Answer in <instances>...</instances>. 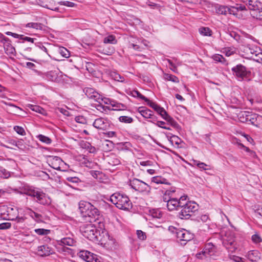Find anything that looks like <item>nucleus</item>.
<instances>
[{
    "label": "nucleus",
    "instance_id": "obj_17",
    "mask_svg": "<svg viewBox=\"0 0 262 262\" xmlns=\"http://www.w3.org/2000/svg\"><path fill=\"white\" fill-rule=\"evenodd\" d=\"M216 13L219 15L234 14L233 10L227 6L216 4L214 6Z\"/></svg>",
    "mask_w": 262,
    "mask_h": 262
},
{
    "label": "nucleus",
    "instance_id": "obj_29",
    "mask_svg": "<svg viewBox=\"0 0 262 262\" xmlns=\"http://www.w3.org/2000/svg\"><path fill=\"white\" fill-rule=\"evenodd\" d=\"M251 113L248 112H242L238 115V119L241 122H248L249 117Z\"/></svg>",
    "mask_w": 262,
    "mask_h": 262
},
{
    "label": "nucleus",
    "instance_id": "obj_58",
    "mask_svg": "<svg viewBox=\"0 0 262 262\" xmlns=\"http://www.w3.org/2000/svg\"><path fill=\"white\" fill-rule=\"evenodd\" d=\"M246 50L247 54L249 53L251 55H255V56H257V51L251 47H247Z\"/></svg>",
    "mask_w": 262,
    "mask_h": 262
},
{
    "label": "nucleus",
    "instance_id": "obj_30",
    "mask_svg": "<svg viewBox=\"0 0 262 262\" xmlns=\"http://www.w3.org/2000/svg\"><path fill=\"white\" fill-rule=\"evenodd\" d=\"M248 258L252 261H256L259 258V253L257 251L252 250L248 252Z\"/></svg>",
    "mask_w": 262,
    "mask_h": 262
},
{
    "label": "nucleus",
    "instance_id": "obj_27",
    "mask_svg": "<svg viewBox=\"0 0 262 262\" xmlns=\"http://www.w3.org/2000/svg\"><path fill=\"white\" fill-rule=\"evenodd\" d=\"M167 136L169 138V141L172 144H175L177 147H180L179 145L182 142V141L178 136L172 135L170 133H168Z\"/></svg>",
    "mask_w": 262,
    "mask_h": 262
},
{
    "label": "nucleus",
    "instance_id": "obj_39",
    "mask_svg": "<svg viewBox=\"0 0 262 262\" xmlns=\"http://www.w3.org/2000/svg\"><path fill=\"white\" fill-rule=\"evenodd\" d=\"M37 138L42 142L45 143L47 144H50L51 143L52 140L46 136L42 135H39L37 136Z\"/></svg>",
    "mask_w": 262,
    "mask_h": 262
},
{
    "label": "nucleus",
    "instance_id": "obj_42",
    "mask_svg": "<svg viewBox=\"0 0 262 262\" xmlns=\"http://www.w3.org/2000/svg\"><path fill=\"white\" fill-rule=\"evenodd\" d=\"M35 232L39 235H47L50 232V230L45 229L42 228H38L34 230Z\"/></svg>",
    "mask_w": 262,
    "mask_h": 262
},
{
    "label": "nucleus",
    "instance_id": "obj_56",
    "mask_svg": "<svg viewBox=\"0 0 262 262\" xmlns=\"http://www.w3.org/2000/svg\"><path fill=\"white\" fill-rule=\"evenodd\" d=\"M11 224L10 223L6 222L0 224V230L7 229L11 227Z\"/></svg>",
    "mask_w": 262,
    "mask_h": 262
},
{
    "label": "nucleus",
    "instance_id": "obj_22",
    "mask_svg": "<svg viewBox=\"0 0 262 262\" xmlns=\"http://www.w3.org/2000/svg\"><path fill=\"white\" fill-rule=\"evenodd\" d=\"M7 217L4 216V219L13 222L18 216V211L17 209L10 207L7 210Z\"/></svg>",
    "mask_w": 262,
    "mask_h": 262
},
{
    "label": "nucleus",
    "instance_id": "obj_62",
    "mask_svg": "<svg viewBox=\"0 0 262 262\" xmlns=\"http://www.w3.org/2000/svg\"><path fill=\"white\" fill-rule=\"evenodd\" d=\"M102 174V172L99 171H93L92 172V176L97 179V178H99V176Z\"/></svg>",
    "mask_w": 262,
    "mask_h": 262
},
{
    "label": "nucleus",
    "instance_id": "obj_31",
    "mask_svg": "<svg viewBox=\"0 0 262 262\" xmlns=\"http://www.w3.org/2000/svg\"><path fill=\"white\" fill-rule=\"evenodd\" d=\"M26 212L27 214H28L32 219L36 220H40V219L41 216V215L40 214L34 212L30 208H27L26 209Z\"/></svg>",
    "mask_w": 262,
    "mask_h": 262
},
{
    "label": "nucleus",
    "instance_id": "obj_23",
    "mask_svg": "<svg viewBox=\"0 0 262 262\" xmlns=\"http://www.w3.org/2000/svg\"><path fill=\"white\" fill-rule=\"evenodd\" d=\"M146 102L148 106H149L150 107L152 108L161 117L163 116V115L166 114V111L164 110V108L163 107H161L160 105H158L157 103L150 101L149 99H148V101H147Z\"/></svg>",
    "mask_w": 262,
    "mask_h": 262
},
{
    "label": "nucleus",
    "instance_id": "obj_49",
    "mask_svg": "<svg viewBox=\"0 0 262 262\" xmlns=\"http://www.w3.org/2000/svg\"><path fill=\"white\" fill-rule=\"evenodd\" d=\"M166 180L165 179L159 177H154L152 178V182L157 183V184H163L165 183V181ZM167 183H166L167 184Z\"/></svg>",
    "mask_w": 262,
    "mask_h": 262
},
{
    "label": "nucleus",
    "instance_id": "obj_55",
    "mask_svg": "<svg viewBox=\"0 0 262 262\" xmlns=\"http://www.w3.org/2000/svg\"><path fill=\"white\" fill-rule=\"evenodd\" d=\"M7 92L6 89L0 84V97L2 98L6 97Z\"/></svg>",
    "mask_w": 262,
    "mask_h": 262
},
{
    "label": "nucleus",
    "instance_id": "obj_46",
    "mask_svg": "<svg viewBox=\"0 0 262 262\" xmlns=\"http://www.w3.org/2000/svg\"><path fill=\"white\" fill-rule=\"evenodd\" d=\"M75 120L76 122L85 124L87 123L86 119L83 116H78L75 118Z\"/></svg>",
    "mask_w": 262,
    "mask_h": 262
},
{
    "label": "nucleus",
    "instance_id": "obj_50",
    "mask_svg": "<svg viewBox=\"0 0 262 262\" xmlns=\"http://www.w3.org/2000/svg\"><path fill=\"white\" fill-rule=\"evenodd\" d=\"M5 53L10 56L14 55L15 49L12 46L8 47V48L5 49Z\"/></svg>",
    "mask_w": 262,
    "mask_h": 262
},
{
    "label": "nucleus",
    "instance_id": "obj_6",
    "mask_svg": "<svg viewBox=\"0 0 262 262\" xmlns=\"http://www.w3.org/2000/svg\"><path fill=\"white\" fill-rule=\"evenodd\" d=\"M129 185L135 191L149 194L151 191L150 186L146 183L137 178L129 181Z\"/></svg>",
    "mask_w": 262,
    "mask_h": 262
},
{
    "label": "nucleus",
    "instance_id": "obj_41",
    "mask_svg": "<svg viewBox=\"0 0 262 262\" xmlns=\"http://www.w3.org/2000/svg\"><path fill=\"white\" fill-rule=\"evenodd\" d=\"M119 120L120 122L125 123H131L133 121V119L132 117L125 116H120Z\"/></svg>",
    "mask_w": 262,
    "mask_h": 262
},
{
    "label": "nucleus",
    "instance_id": "obj_61",
    "mask_svg": "<svg viewBox=\"0 0 262 262\" xmlns=\"http://www.w3.org/2000/svg\"><path fill=\"white\" fill-rule=\"evenodd\" d=\"M230 36L233 37L235 40L238 41L240 39V36L235 32H231L230 33Z\"/></svg>",
    "mask_w": 262,
    "mask_h": 262
},
{
    "label": "nucleus",
    "instance_id": "obj_32",
    "mask_svg": "<svg viewBox=\"0 0 262 262\" xmlns=\"http://www.w3.org/2000/svg\"><path fill=\"white\" fill-rule=\"evenodd\" d=\"M164 79L166 80L171 81L174 83H179V78L173 75L165 73L164 74Z\"/></svg>",
    "mask_w": 262,
    "mask_h": 262
},
{
    "label": "nucleus",
    "instance_id": "obj_36",
    "mask_svg": "<svg viewBox=\"0 0 262 262\" xmlns=\"http://www.w3.org/2000/svg\"><path fill=\"white\" fill-rule=\"evenodd\" d=\"M131 95L133 97H137L141 100H144L145 102L148 101V99L142 95L139 91L134 90L131 92Z\"/></svg>",
    "mask_w": 262,
    "mask_h": 262
},
{
    "label": "nucleus",
    "instance_id": "obj_37",
    "mask_svg": "<svg viewBox=\"0 0 262 262\" xmlns=\"http://www.w3.org/2000/svg\"><path fill=\"white\" fill-rule=\"evenodd\" d=\"M104 207L106 211V213L113 214L114 213V209H115V207L113 205L104 202Z\"/></svg>",
    "mask_w": 262,
    "mask_h": 262
},
{
    "label": "nucleus",
    "instance_id": "obj_48",
    "mask_svg": "<svg viewBox=\"0 0 262 262\" xmlns=\"http://www.w3.org/2000/svg\"><path fill=\"white\" fill-rule=\"evenodd\" d=\"M87 262H101L98 255L91 253Z\"/></svg>",
    "mask_w": 262,
    "mask_h": 262
},
{
    "label": "nucleus",
    "instance_id": "obj_53",
    "mask_svg": "<svg viewBox=\"0 0 262 262\" xmlns=\"http://www.w3.org/2000/svg\"><path fill=\"white\" fill-rule=\"evenodd\" d=\"M61 5H64L70 7H73L75 6V4L70 1H61L58 3Z\"/></svg>",
    "mask_w": 262,
    "mask_h": 262
},
{
    "label": "nucleus",
    "instance_id": "obj_63",
    "mask_svg": "<svg viewBox=\"0 0 262 262\" xmlns=\"http://www.w3.org/2000/svg\"><path fill=\"white\" fill-rule=\"evenodd\" d=\"M230 258L235 262H243L242 258L239 256L232 255L230 256Z\"/></svg>",
    "mask_w": 262,
    "mask_h": 262
},
{
    "label": "nucleus",
    "instance_id": "obj_47",
    "mask_svg": "<svg viewBox=\"0 0 262 262\" xmlns=\"http://www.w3.org/2000/svg\"><path fill=\"white\" fill-rule=\"evenodd\" d=\"M151 215L155 218H161L162 214L161 211L157 209H152L150 211Z\"/></svg>",
    "mask_w": 262,
    "mask_h": 262
},
{
    "label": "nucleus",
    "instance_id": "obj_9",
    "mask_svg": "<svg viewBox=\"0 0 262 262\" xmlns=\"http://www.w3.org/2000/svg\"><path fill=\"white\" fill-rule=\"evenodd\" d=\"M187 196H182L179 199L177 198L169 199L167 201L166 206L169 211L177 210L183 205V202L186 201Z\"/></svg>",
    "mask_w": 262,
    "mask_h": 262
},
{
    "label": "nucleus",
    "instance_id": "obj_28",
    "mask_svg": "<svg viewBox=\"0 0 262 262\" xmlns=\"http://www.w3.org/2000/svg\"><path fill=\"white\" fill-rule=\"evenodd\" d=\"M59 244L62 246H73L74 245V240L70 237H64L58 242Z\"/></svg>",
    "mask_w": 262,
    "mask_h": 262
},
{
    "label": "nucleus",
    "instance_id": "obj_59",
    "mask_svg": "<svg viewBox=\"0 0 262 262\" xmlns=\"http://www.w3.org/2000/svg\"><path fill=\"white\" fill-rule=\"evenodd\" d=\"M67 180L70 182H72L73 183H78L80 181L78 178L71 177L67 178Z\"/></svg>",
    "mask_w": 262,
    "mask_h": 262
},
{
    "label": "nucleus",
    "instance_id": "obj_11",
    "mask_svg": "<svg viewBox=\"0 0 262 262\" xmlns=\"http://www.w3.org/2000/svg\"><path fill=\"white\" fill-rule=\"evenodd\" d=\"M83 92L89 99H93L98 102L99 103V105L101 104V101L103 100V98H102L101 95L94 89L85 88L83 89Z\"/></svg>",
    "mask_w": 262,
    "mask_h": 262
},
{
    "label": "nucleus",
    "instance_id": "obj_44",
    "mask_svg": "<svg viewBox=\"0 0 262 262\" xmlns=\"http://www.w3.org/2000/svg\"><path fill=\"white\" fill-rule=\"evenodd\" d=\"M251 239L252 242L255 244H259L262 241L261 237L257 233H256L252 236Z\"/></svg>",
    "mask_w": 262,
    "mask_h": 262
},
{
    "label": "nucleus",
    "instance_id": "obj_45",
    "mask_svg": "<svg viewBox=\"0 0 262 262\" xmlns=\"http://www.w3.org/2000/svg\"><path fill=\"white\" fill-rule=\"evenodd\" d=\"M10 176L9 171L3 167L0 168V177L3 178H8Z\"/></svg>",
    "mask_w": 262,
    "mask_h": 262
},
{
    "label": "nucleus",
    "instance_id": "obj_43",
    "mask_svg": "<svg viewBox=\"0 0 262 262\" xmlns=\"http://www.w3.org/2000/svg\"><path fill=\"white\" fill-rule=\"evenodd\" d=\"M59 52L61 55L64 57L68 58L70 56V52L64 47L60 48Z\"/></svg>",
    "mask_w": 262,
    "mask_h": 262
},
{
    "label": "nucleus",
    "instance_id": "obj_19",
    "mask_svg": "<svg viewBox=\"0 0 262 262\" xmlns=\"http://www.w3.org/2000/svg\"><path fill=\"white\" fill-rule=\"evenodd\" d=\"M248 122H250L252 125L259 127L262 123V116L251 113L249 117Z\"/></svg>",
    "mask_w": 262,
    "mask_h": 262
},
{
    "label": "nucleus",
    "instance_id": "obj_18",
    "mask_svg": "<svg viewBox=\"0 0 262 262\" xmlns=\"http://www.w3.org/2000/svg\"><path fill=\"white\" fill-rule=\"evenodd\" d=\"M162 117L167 122V125H170L178 132H179L181 129V127L179 124L173 119V118L170 116L166 112V114L163 115V116H162Z\"/></svg>",
    "mask_w": 262,
    "mask_h": 262
},
{
    "label": "nucleus",
    "instance_id": "obj_15",
    "mask_svg": "<svg viewBox=\"0 0 262 262\" xmlns=\"http://www.w3.org/2000/svg\"><path fill=\"white\" fill-rule=\"evenodd\" d=\"M246 3L248 9L251 11V13L258 10H262V3L258 0H244Z\"/></svg>",
    "mask_w": 262,
    "mask_h": 262
},
{
    "label": "nucleus",
    "instance_id": "obj_10",
    "mask_svg": "<svg viewBox=\"0 0 262 262\" xmlns=\"http://www.w3.org/2000/svg\"><path fill=\"white\" fill-rule=\"evenodd\" d=\"M111 103V105L114 108H111L110 106H104L102 104L98 105V110H102V112L107 113L108 111H123L125 110L127 108L126 106L122 103L117 102L115 100H113Z\"/></svg>",
    "mask_w": 262,
    "mask_h": 262
},
{
    "label": "nucleus",
    "instance_id": "obj_8",
    "mask_svg": "<svg viewBox=\"0 0 262 262\" xmlns=\"http://www.w3.org/2000/svg\"><path fill=\"white\" fill-rule=\"evenodd\" d=\"M212 255L213 243L211 242H209L205 245L202 252L196 254V257L198 259L210 260L211 259V256Z\"/></svg>",
    "mask_w": 262,
    "mask_h": 262
},
{
    "label": "nucleus",
    "instance_id": "obj_57",
    "mask_svg": "<svg viewBox=\"0 0 262 262\" xmlns=\"http://www.w3.org/2000/svg\"><path fill=\"white\" fill-rule=\"evenodd\" d=\"M137 234L138 236V237L141 240H144L146 236L145 235V233L142 231L141 230H137Z\"/></svg>",
    "mask_w": 262,
    "mask_h": 262
},
{
    "label": "nucleus",
    "instance_id": "obj_5",
    "mask_svg": "<svg viewBox=\"0 0 262 262\" xmlns=\"http://www.w3.org/2000/svg\"><path fill=\"white\" fill-rule=\"evenodd\" d=\"M182 208L179 213V216L181 219H188L193 213L198 210V205L194 202L186 201L183 202V205H181Z\"/></svg>",
    "mask_w": 262,
    "mask_h": 262
},
{
    "label": "nucleus",
    "instance_id": "obj_52",
    "mask_svg": "<svg viewBox=\"0 0 262 262\" xmlns=\"http://www.w3.org/2000/svg\"><path fill=\"white\" fill-rule=\"evenodd\" d=\"M214 61L224 63L226 60L222 55L215 54H214Z\"/></svg>",
    "mask_w": 262,
    "mask_h": 262
},
{
    "label": "nucleus",
    "instance_id": "obj_13",
    "mask_svg": "<svg viewBox=\"0 0 262 262\" xmlns=\"http://www.w3.org/2000/svg\"><path fill=\"white\" fill-rule=\"evenodd\" d=\"M84 215L90 217L89 222L92 223L93 222H96L99 220L100 214L99 210L93 205Z\"/></svg>",
    "mask_w": 262,
    "mask_h": 262
},
{
    "label": "nucleus",
    "instance_id": "obj_16",
    "mask_svg": "<svg viewBox=\"0 0 262 262\" xmlns=\"http://www.w3.org/2000/svg\"><path fill=\"white\" fill-rule=\"evenodd\" d=\"M93 125L98 129L106 130L108 128L110 123L107 119L103 118H99L95 120Z\"/></svg>",
    "mask_w": 262,
    "mask_h": 262
},
{
    "label": "nucleus",
    "instance_id": "obj_1",
    "mask_svg": "<svg viewBox=\"0 0 262 262\" xmlns=\"http://www.w3.org/2000/svg\"><path fill=\"white\" fill-rule=\"evenodd\" d=\"M18 193L26 194L34 198L38 203L43 205H49L51 203L50 198L40 188L25 184L19 187Z\"/></svg>",
    "mask_w": 262,
    "mask_h": 262
},
{
    "label": "nucleus",
    "instance_id": "obj_21",
    "mask_svg": "<svg viewBox=\"0 0 262 262\" xmlns=\"http://www.w3.org/2000/svg\"><path fill=\"white\" fill-rule=\"evenodd\" d=\"M51 167L54 169L60 170V165L63 163L61 159L58 157L55 156L49 161Z\"/></svg>",
    "mask_w": 262,
    "mask_h": 262
},
{
    "label": "nucleus",
    "instance_id": "obj_20",
    "mask_svg": "<svg viewBox=\"0 0 262 262\" xmlns=\"http://www.w3.org/2000/svg\"><path fill=\"white\" fill-rule=\"evenodd\" d=\"M25 216H19L16 218V219L13 222V225L14 228L16 230L23 229L25 227V222L26 220Z\"/></svg>",
    "mask_w": 262,
    "mask_h": 262
},
{
    "label": "nucleus",
    "instance_id": "obj_7",
    "mask_svg": "<svg viewBox=\"0 0 262 262\" xmlns=\"http://www.w3.org/2000/svg\"><path fill=\"white\" fill-rule=\"evenodd\" d=\"M233 74L241 80L248 79L251 76V72L242 64H238L231 68Z\"/></svg>",
    "mask_w": 262,
    "mask_h": 262
},
{
    "label": "nucleus",
    "instance_id": "obj_64",
    "mask_svg": "<svg viewBox=\"0 0 262 262\" xmlns=\"http://www.w3.org/2000/svg\"><path fill=\"white\" fill-rule=\"evenodd\" d=\"M179 230H180L179 229H177L173 226H169L168 228V230L170 232H171L173 234H175L176 236H177V233L179 231Z\"/></svg>",
    "mask_w": 262,
    "mask_h": 262
},
{
    "label": "nucleus",
    "instance_id": "obj_60",
    "mask_svg": "<svg viewBox=\"0 0 262 262\" xmlns=\"http://www.w3.org/2000/svg\"><path fill=\"white\" fill-rule=\"evenodd\" d=\"M194 164H196L200 169H203L204 170L207 169L206 168L207 165L204 163L200 162L199 161H194Z\"/></svg>",
    "mask_w": 262,
    "mask_h": 262
},
{
    "label": "nucleus",
    "instance_id": "obj_3",
    "mask_svg": "<svg viewBox=\"0 0 262 262\" xmlns=\"http://www.w3.org/2000/svg\"><path fill=\"white\" fill-rule=\"evenodd\" d=\"M80 230L82 235L88 239L92 241H98L100 235V230L96 226L91 223L83 224L80 226Z\"/></svg>",
    "mask_w": 262,
    "mask_h": 262
},
{
    "label": "nucleus",
    "instance_id": "obj_24",
    "mask_svg": "<svg viewBox=\"0 0 262 262\" xmlns=\"http://www.w3.org/2000/svg\"><path fill=\"white\" fill-rule=\"evenodd\" d=\"M38 254L41 256H46L52 254L51 248L47 245H42L38 247Z\"/></svg>",
    "mask_w": 262,
    "mask_h": 262
},
{
    "label": "nucleus",
    "instance_id": "obj_35",
    "mask_svg": "<svg viewBox=\"0 0 262 262\" xmlns=\"http://www.w3.org/2000/svg\"><path fill=\"white\" fill-rule=\"evenodd\" d=\"M27 27L32 28L36 30H42L43 27V25L41 23H29L26 25Z\"/></svg>",
    "mask_w": 262,
    "mask_h": 262
},
{
    "label": "nucleus",
    "instance_id": "obj_34",
    "mask_svg": "<svg viewBox=\"0 0 262 262\" xmlns=\"http://www.w3.org/2000/svg\"><path fill=\"white\" fill-rule=\"evenodd\" d=\"M117 42L116 37L113 35H108L103 39V42L104 43L116 44Z\"/></svg>",
    "mask_w": 262,
    "mask_h": 262
},
{
    "label": "nucleus",
    "instance_id": "obj_4",
    "mask_svg": "<svg viewBox=\"0 0 262 262\" xmlns=\"http://www.w3.org/2000/svg\"><path fill=\"white\" fill-rule=\"evenodd\" d=\"M221 237V241L223 246L229 252L231 253L234 252L237 249V246L233 234L231 232H229L226 233L224 236H222L220 233H214V238L219 239Z\"/></svg>",
    "mask_w": 262,
    "mask_h": 262
},
{
    "label": "nucleus",
    "instance_id": "obj_51",
    "mask_svg": "<svg viewBox=\"0 0 262 262\" xmlns=\"http://www.w3.org/2000/svg\"><path fill=\"white\" fill-rule=\"evenodd\" d=\"M14 130L19 135L24 136L26 135V132L23 127L19 126H15L14 127Z\"/></svg>",
    "mask_w": 262,
    "mask_h": 262
},
{
    "label": "nucleus",
    "instance_id": "obj_25",
    "mask_svg": "<svg viewBox=\"0 0 262 262\" xmlns=\"http://www.w3.org/2000/svg\"><path fill=\"white\" fill-rule=\"evenodd\" d=\"M138 112L145 118H151L153 116L152 112L146 107H139Z\"/></svg>",
    "mask_w": 262,
    "mask_h": 262
},
{
    "label": "nucleus",
    "instance_id": "obj_2",
    "mask_svg": "<svg viewBox=\"0 0 262 262\" xmlns=\"http://www.w3.org/2000/svg\"><path fill=\"white\" fill-rule=\"evenodd\" d=\"M110 201L120 209L128 210L132 206V202L126 194L123 193H114L110 196Z\"/></svg>",
    "mask_w": 262,
    "mask_h": 262
},
{
    "label": "nucleus",
    "instance_id": "obj_38",
    "mask_svg": "<svg viewBox=\"0 0 262 262\" xmlns=\"http://www.w3.org/2000/svg\"><path fill=\"white\" fill-rule=\"evenodd\" d=\"M104 207L106 211V213L113 214L114 213V209H115V207L113 205L104 202Z\"/></svg>",
    "mask_w": 262,
    "mask_h": 262
},
{
    "label": "nucleus",
    "instance_id": "obj_33",
    "mask_svg": "<svg viewBox=\"0 0 262 262\" xmlns=\"http://www.w3.org/2000/svg\"><path fill=\"white\" fill-rule=\"evenodd\" d=\"M201 34L204 36H210L212 35V31L208 27H201L199 30Z\"/></svg>",
    "mask_w": 262,
    "mask_h": 262
},
{
    "label": "nucleus",
    "instance_id": "obj_26",
    "mask_svg": "<svg viewBox=\"0 0 262 262\" xmlns=\"http://www.w3.org/2000/svg\"><path fill=\"white\" fill-rule=\"evenodd\" d=\"M92 205L90 203L84 201H81L79 203V208L82 213H84L85 214L87 213V211L89 210V209L92 208Z\"/></svg>",
    "mask_w": 262,
    "mask_h": 262
},
{
    "label": "nucleus",
    "instance_id": "obj_40",
    "mask_svg": "<svg viewBox=\"0 0 262 262\" xmlns=\"http://www.w3.org/2000/svg\"><path fill=\"white\" fill-rule=\"evenodd\" d=\"M91 253V252L88 251H82L79 252V256L86 261H88L89 256H90Z\"/></svg>",
    "mask_w": 262,
    "mask_h": 262
},
{
    "label": "nucleus",
    "instance_id": "obj_12",
    "mask_svg": "<svg viewBox=\"0 0 262 262\" xmlns=\"http://www.w3.org/2000/svg\"><path fill=\"white\" fill-rule=\"evenodd\" d=\"M177 238L181 242H186L193 238V235L188 230L181 229L177 233Z\"/></svg>",
    "mask_w": 262,
    "mask_h": 262
},
{
    "label": "nucleus",
    "instance_id": "obj_54",
    "mask_svg": "<svg viewBox=\"0 0 262 262\" xmlns=\"http://www.w3.org/2000/svg\"><path fill=\"white\" fill-rule=\"evenodd\" d=\"M167 61L169 63L170 69L174 73H177V68L175 66V64L172 62V61L170 60V59H167Z\"/></svg>",
    "mask_w": 262,
    "mask_h": 262
},
{
    "label": "nucleus",
    "instance_id": "obj_14",
    "mask_svg": "<svg viewBox=\"0 0 262 262\" xmlns=\"http://www.w3.org/2000/svg\"><path fill=\"white\" fill-rule=\"evenodd\" d=\"M37 3L40 6L53 11H58L59 10L58 7L53 0H37Z\"/></svg>",
    "mask_w": 262,
    "mask_h": 262
}]
</instances>
